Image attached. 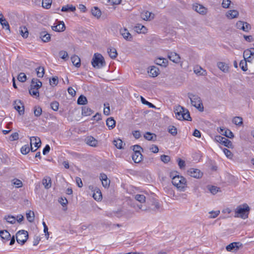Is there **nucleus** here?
I'll list each match as a JSON object with an SVG mask.
<instances>
[{"instance_id": "1", "label": "nucleus", "mask_w": 254, "mask_h": 254, "mask_svg": "<svg viewBox=\"0 0 254 254\" xmlns=\"http://www.w3.org/2000/svg\"><path fill=\"white\" fill-rule=\"evenodd\" d=\"M170 177L172 178L173 185L180 190L184 191L185 189L187 187L186 179L179 175L173 176V173L170 174Z\"/></svg>"}, {"instance_id": "2", "label": "nucleus", "mask_w": 254, "mask_h": 254, "mask_svg": "<svg viewBox=\"0 0 254 254\" xmlns=\"http://www.w3.org/2000/svg\"><path fill=\"white\" fill-rule=\"evenodd\" d=\"M176 117L180 120H190V116L189 111L181 106L176 107L175 111Z\"/></svg>"}, {"instance_id": "3", "label": "nucleus", "mask_w": 254, "mask_h": 254, "mask_svg": "<svg viewBox=\"0 0 254 254\" xmlns=\"http://www.w3.org/2000/svg\"><path fill=\"white\" fill-rule=\"evenodd\" d=\"M250 208L247 204L237 206L235 211V217L246 219L248 217Z\"/></svg>"}, {"instance_id": "4", "label": "nucleus", "mask_w": 254, "mask_h": 254, "mask_svg": "<svg viewBox=\"0 0 254 254\" xmlns=\"http://www.w3.org/2000/svg\"><path fill=\"white\" fill-rule=\"evenodd\" d=\"M188 96L190 98L191 105L200 111H203V107L200 98L195 94L188 93Z\"/></svg>"}, {"instance_id": "5", "label": "nucleus", "mask_w": 254, "mask_h": 254, "mask_svg": "<svg viewBox=\"0 0 254 254\" xmlns=\"http://www.w3.org/2000/svg\"><path fill=\"white\" fill-rule=\"evenodd\" d=\"M16 241L18 244L23 245L28 238V233L25 230H20L16 234Z\"/></svg>"}, {"instance_id": "6", "label": "nucleus", "mask_w": 254, "mask_h": 254, "mask_svg": "<svg viewBox=\"0 0 254 254\" xmlns=\"http://www.w3.org/2000/svg\"><path fill=\"white\" fill-rule=\"evenodd\" d=\"M216 140L220 143L224 145L228 148H232L233 144L232 142L226 137L221 136H217L215 138Z\"/></svg>"}, {"instance_id": "7", "label": "nucleus", "mask_w": 254, "mask_h": 254, "mask_svg": "<svg viewBox=\"0 0 254 254\" xmlns=\"http://www.w3.org/2000/svg\"><path fill=\"white\" fill-rule=\"evenodd\" d=\"M188 174L191 177L199 179L202 177L203 173L199 169L190 168L188 171Z\"/></svg>"}, {"instance_id": "8", "label": "nucleus", "mask_w": 254, "mask_h": 254, "mask_svg": "<svg viewBox=\"0 0 254 254\" xmlns=\"http://www.w3.org/2000/svg\"><path fill=\"white\" fill-rule=\"evenodd\" d=\"M91 64H105L104 58L101 54L98 53H95Z\"/></svg>"}, {"instance_id": "9", "label": "nucleus", "mask_w": 254, "mask_h": 254, "mask_svg": "<svg viewBox=\"0 0 254 254\" xmlns=\"http://www.w3.org/2000/svg\"><path fill=\"white\" fill-rule=\"evenodd\" d=\"M236 27L238 29L242 30L245 32H248L251 29V26L250 24L242 21H239L237 22Z\"/></svg>"}, {"instance_id": "10", "label": "nucleus", "mask_w": 254, "mask_h": 254, "mask_svg": "<svg viewBox=\"0 0 254 254\" xmlns=\"http://www.w3.org/2000/svg\"><path fill=\"white\" fill-rule=\"evenodd\" d=\"M193 9L199 14L204 15L207 13V9L202 5L195 3L192 5Z\"/></svg>"}, {"instance_id": "11", "label": "nucleus", "mask_w": 254, "mask_h": 254, "mask_svg": "<svg viewBox=\"0 0 254 254\" xmlns=\"http://www.w3.org/2000/svg\"><path fill=\"white\" fill-rule=\"evenodd\" d=\"M242 245L239 242H233L227 246L226 249L228 252H236Z\"/></svg>"}, {"instance_id": "12", "label": "nucleus", "mask_w": 254, "mask_h": 254, "mask_svg": "<svg viewBox=\"0 0 254 254\" xmlns=\"http://www.w3.org/2000/svg\"><path fill=\"white\" fill-rule=\"evenodd\" d=\"M140 16L141 18L146 21H150L154 18L155 15L154 13L147 10L142 11Z\"/></svg>"}, {"instance_id": "13", "label": "nucleus", "mask_w": 254, "mask_h": 254, "mask_svg": "<svg viewBox=\"0 0 254 254\" xmlns=\"http://www.w3.org/2000/svg\"><path fill=\"white\" fill-rule=\"evenodd\" d=\"M168 58L172 62L175 64H179L181 62L180 56L176 53L171 52L168 53Z\"/></svg>"}, {"instance_id": "14", "label": "nucleus", "mask_w": 254, "mask_h": 254, "mask_svg": "<svg viewBox=\"0 0 254 254\" xmlns=\"http://www.w3.org/2000/svg\"><path fill=\"white\" fill-rule=\"evenodd\" d=\"M14 108L16 110L19 114L21 115L24 113V107L23 103L20 101H16L14 104Z\"/></svg>"}, {"instance_id": "15", "label": "nucleus", "mask_w": 254, "mask_h": 254, "mask_svg": "<svg viewBox=\"0 0 254 254\" xmlns=\"http://www.w3.org/2000/svg\"><path fill=\"white\" fill-rule=\"evenodd\" d=\"M52 29L56 32L64 31L65 29V26L63 21H59L57 25L52 26Z\"/></svg>"}, {"instance_id": "16", "label": "nucleus", "mask_w": 254, "mask_h": 254, "mask_svg": "<svg viewBox=\"0 0 254 254\" xmlns=\"http://www.w3.org/2000/svg\"><path fill=\"white\" fill-rule=\"evenodd\" d=\"M148 69V72L152 77H156L159 73V68L154 65L151 66Z\"/></svg>"}, {"instance_id": "17", "label": "nucleus", "mask_w": 254, "mask_h": 254, "mask_svg": "<svg viewBox=\"0 0 254 254\" xmlns=\"http://www.w3.org/2000/svg\"><path fill=\"white\" fill-rule=\"evenodd\" d=\"M40 38L43 42H48L51 40V35L46 31H42L40 33Z\"/></svg>"}, {"instance_id": "18", "label": "nucleus", "mask_w": 254, "mask_h": 254, "mask_svg": "<svg viewBox=\"0 0 254 254\" xmlns=\"http://www.w3.org/2000/svg\"><path fill=\"white\" fill-rule=\"evenodd\" d=\"M120 34L127 41H130L132 39V36L126 28L121 29L120 30Z\"/></svg>"}, {"instance_id": "19", "label": "nucleus", "mask_w": 254, "mask_h": 254, "mask_svg": "<svg viewBox=\"0 0 254 254\" xmlns=\"http://www.w3.org/2000/svg\"><path fill=\"white\" fill-rule=\"evenodd\" d=\"M30 144L32 145V144L35 145V148H38L41 144V140L38 137L32 136L30 137Z\"/></svg>"}, {"instance_id": "20", "label": "nucleus", "mask_w": 254, "mask_h": 254, "mask_svg": "<svg viewBox=\"0 0 254 254\" xmlns=\"http://www.w3.org/2000/svg\"><path fill=\"white\" fill-rule=\"evenodd\" d=\"M142 155L141 152L136 151V152H133L132 155V159L136 163L140 162L142 159Z\"/></svg>"}, {"instance_id": "21", "label": "nucleus", "mask_w": 254, "mask_h": 254, "mask_svg": "<svg viewBox=\"0 0 254 254\" xmlns=\"http://www.w3.org/2000/svg\"><path fill=\"white\" fill-rule=\"evenodd\" d=\"M193 71L198 75H204L206 74V70L198 65L194 67Z\"/></svg>"}, {"instance_id": "22", "label": "nucleus", "mask_w": 254, "mask_h": 254, "mask_svg": "<svg viewBox=\"0 0 254 254\" xmlns=\"http://www.w3.org/2000/svg\"><path fill=\"white\" fill-rule=\"evenodd\" d=\"M85 140L88 145L93 147L96 146L98 142L97 140L91 136H87Z\"/></svg>"}, {"instance_id": "23", "label": "nucleus", "mask_w": 254, "mask_h": 254, "mask_svg": "<svg viewBox=\"0 0 254 254\" xmlns=\"http://www.w3.org/2000/svg\"><path fill=\"white\" fill-rule=\"evenodd\" d=\"M42 184L46 189H49L51 187L52 181L50 177H46L42 180Z\"/></svg>"}, {"instance_id": "24", "label": "nucleus", "mask_w": 254, "mask_h": 254, "mask_svg": "<svg viewBox=\"0 0 254 254\" xmlns=\"http://www.w3.org/2000/svg\"><path fill=\"white\" fill-rule=\"evenodd\" d=\"M239 14V12L236 10H230L227 12L226 16L229 19H233L237 17Z\"/></svg>"}, {"instance_id": "25", "label": "nucleus", "mask_w": 254, "mask_h": 254, "mask_svg": "<svg viewBox=\"0 0 254 254\" xmlns=\"http://www.w3.org/2000/svg\"><path fill=\"white\" fill-rule=\"evenodd\" d=\"M0 236L4 241H8L10 238V234L7 230L0 231Z\"/></svg>"}, {"instance_id": "26", "label": "nucleus", "mask_w": 254, "mask_h": 254, "mask_svg": "<svg viewBox=\"0 0 254 254\" xmlns=\"http://www.w3.org/2000/svg\"><path fill=\"white\" fill-rule=\"evenodd\" d=\"M144 137L148 140L154 141L156 140L157 136L154 133L147 132L144 134Z\"/></svg>"}, {"instance_id": "27", "label": "nucleus", "mask_w": 254, "mask_h": 254, "mask_svg": "<svg viewBox=\"0 0 254 254\" xmlns=\"http://www.w3.org/2000/svg\"><path fill=\"white\" fill-rule=\"evenodd\" d=\"M106 125L109 127V129H113L115 127L116 121L113 118H109L106 120Z\"/></svg>"}, {"instance_id": "28", "label": "nucleus", "mask_w": 254, "mask_h": 254, "mask_svg": "<svg viewBox=\"0 0 254 254\" xmlns=\"http://www.w3.org/2000/svg\"><path fill=\"white\" fill-rule=\"evenodd\" d=\"M251 53L250 52L249 49L246 50L244 52L243 57L246 61V63L252 62Z\"/></svg>"}, {"instance_id": "29", "label": "nucleus", "mask_w": 254, "mask_h": 254, "mask_svg": "<svg viewBox=\"0 0 254 254\" xmlns=\"http://www.w3.org/2000/svg\"><path fill=\"white\" fill-rule=\"evenodd\" d=\"M93 197L96 200L99 201L101 199L102 195L100 190L99 189H96L93 194Z\"/></svg>"}, {"instance_id": "30", "label": "nucleus", "mask_w": 254, "mask_h": 254, "mask_svg": "<svg viewBox=\"0 0 254 254\" xmlns=\"http://www.w3.org/2000/svg\"><path fill=\"white\" fill-rule=\"evenodd\" d=\"M93 111L88 107L84 106L82 108V115L83 116H90Z\"/></svg>"}, {"instance_id": "31", "label": "nucleus", "mask_w": 254, "mask_h": 254, "mask_svg": "<svg viewBox=\"0 0 254 254\" xmlns=\"http://www.w3.org/2000/svg\"><path fill=\"white\" fill-rule=\"evenodd\" d=\"M42 82L37 79L33 78L31 81V87L33 88H37L39 89L42 86Z\"/></svg>"}, {"instance_id": "32", "label": "nucleus", "mask_w": 254, "mask_h": 254, "mask_svg": "<svg viewBox=\"0 0 254 254\" xmlns=\"http://www.w3.org/2000/svg\"><path fill=\"white\" fill-rule=\"evenodd\" d=\"M107 52L112 59H115L118 55L117 50L114 48H109Z\"/></svg>"}, {"instance_id": "33", "label": "nucleus", "mask_w": 254, "mask_h": 254, "mask_svg": "<svg viewBox=\"0 0 254 254\" xmlns=\"http://www.w3.org/2000/svg\"><path fill=\"white\" fill-rule=\"evenodd\" d=\"M76 8L75 7L72 5L67 4L62 7L61 10L64 12H67L68 11H74Z\"/></svg>"}, {"instance_id": "34", "label": "nucleus", "mask_w": 254, "mask_h": 254, "mask_svg": "<svg viewBox=\"0 0 254 254\" xmlns=\"http://www.w3.org/2000/svg\"><path fill=\"white\" fill-rule=\"evenodd\" d=\"M4 219L6 220L7 223L13 224L16 222V218L12 215L5 216Z\"/></svg>"}, {"instance_id": "35", "label": "nucleus", "mask_w": 254, "mask_h": 254, "mask_svg": "<svg viewBox=\"0 0 254 254\" xmlns=\"http://www.w3.org/2000/svg\"><path fill=\"white\" fill-rule=\"evenodd\" d=\"M27 220L30 222H33L34 220V212L31 210L29 211L26 214Z\"/></svg>"}, {"instance_id": "36", "label": "nucleus", "mask_w": 254, "mask_h": 254, "mask_svg": "<svg viewBox=\"0 0 254 254\" xmlns=\"http://www.w3.org/2000/svg\"><path fill=\"white\" fill-rule=\"evenodd\" d=\"M29 94L32 96H35L37 97H39V93L37 88H33L30 86V88L29 90Z\"/></svg>"}, {"instance_id": "37", "label": "nucleus", "mask_w": 254, "mask_h": 254, "mask_svg": "<svg viewBox=\"0 0 254 254\" xmlns=\"http://www.w3.org/2000/svg\"><path fill=\"white\" fill-rule=\"evenodd\" d=\"M87 103V100L85 96L81 95L77 99V104L79 105H85Z\"/></svg>"}, {"instance_id": "38", "label": "nucleus", "mask_w": 254, "mask_h": 254, "mask_svg": "<svg viewBox=\"0 0 254 254\" xmlns=\"http://www.w3.org/2000/svg\"><path fill=\"white\" fill-rule=\"evenodd\" d=\"M20 34L24 38H26L28 36V31L25 27H20Z\"/></svg>"}, {"instance_id": "39", "label": "nucleus", "mask_w": 254, "mask_h": 254, "mask_svg": "<svg viewBox=\"0 0 254 254\" xmlns=\"http://www.w3.org/2000/svg\"><path fill=\"white\" fill-rule=\"evenodd\" d=\"M123 141L118 138L113 141L114 145L118 149H122L123 148Z\"/></svg>"}, {"instance_id": "40", "label": "nucleus", "mask_w": 254, "mask_h": 254, "mask_svg": "<svg viewBox=\"0 0 254 254\" xmlns=\"http://www.w3.org/2000/svg\"><path fill=\"white\" fill-rule=\"evenodd\" d=\"M233 123L237 126H241L243 124V119L240 117H235L233 118Z\"/></svg>"}, {"instance_id": "41", "label": "nucleus", "mask_w": 254, "mask_h": 254, "mask_svg": "<svg viewBox=\"0 0 254 254\" xmlns=\"http://www.w3.org/2000/svg\"><path fill=\"white\" fill-rule=\"evenodd\" d=\"M91 12L94 16L98 18L100 17L101 14L100 10L97 7H94V8L91 10Z\"/></svg>"}, {"instance_id": "42", "label": "nucleus", "mask_w": 254, "mask_h": 254, "mask_svg": "<svg viewBox=\"0 0 254 254\" xmlns=\"http://www.w3.org/2000/svg\"><path fill=\"white\" fill-rule=\"evenodd\" d=\"M168 63V59L162 57L157 58L154 61V64H167Z\"/></svg>"}, {"instance_id": "43", "label": "nucleus", "mask_w": 254, "mask_h": 254, "mask_svg": "<svg viewBox=\"0 0 254 254\" xmlns=\"http://www.w3.org/2000/svg\"><path fill=\"white\" fill-rule=\"evenodd\" d=\"M37 75L38 77H43L44 74V68L43 67L39 66L36 68Z\"/></svg>"}, {"instance_id": "44", "label": "nucleus", "mask_w": 254, "mask_h": 254, "mask_svg": "<svg viewBox=\"0 0 254 254\" xmlns=\"http://www.w3.org/2000/svg\"><path fill=\"white\" fill-rule=\"evenodd\" d=\"M52 2V0H43L42 6L46 9H49L51 7Z\"/></svg>"}, {"instance_id": "45", "label": "nucleus", "mask_w": 254, "mask_h": 254, "mask_svg": "<svg viewBox=\"0 0 254 254\" xmlns=\"http://www.w3.org/2000/svg\"><path fill=\"white\" fill-rule=\"evenodd\" d=\"M42 112V110L40 107L35 106L34 107V115L36 117H39L41 115Z\"/></svg>"}, {"instance_id": "46", "label": "nucleus", "mask_w": 254, "mask_h": 254, "mask_svg": "<svg viewBox=\"0 0 254 254\" xmlns=\"http://www.w3.org/2000/svg\"><path fill=\"white\" fill-rule=\"evenodd\" d=\"M168 131L173 136H175L177 134V130L176 127L173 126H170L168 127Z\"/></svg>"}, {"instance_id": "47", "label": "nucleus", "mask_w": 254, "mask_h": 254, "mask_svg": "<svg viewBox=\"0 0 254 254\" xmlns=\"http://www.w3.org/2000/svg\"><path fill=\"white\" fill-rule=\"evenodd\" d=\"M135 198L140 203H143L145 201V196L143 194H137L135 196Z\"/></svg>"}, {"instance_id": "48", "label": "nucleus", "mask_w": 254, "mask_h": 254, "mask_svg": "<svg viewBox=\"0 0 254 254\" xmlns=\"http://www.w3.org/2000/svg\"><path fill=\"white\" fill-rule=\"evenodd\" d=\"M217 66L224 72H227L229 71L228 64H217Z\"/></svg>"}, {"instance_id": "49", "label": "nucleus", "mask_w": 254, "mask_h": 254, "mask_svg": "<svg viewBox=\"0 0 254 254\" xmlns=\"http://www.w3.org/2000/svg\"><path fill=\"white\" fill-rule=\"evenodd\" d=\"M70 60L72 64H81L80 59L76 55L72 56Z\"/></svg>"}, {"instance_id": "50", "label": "nucleus", "mask_w": 254, "mask_h": 254, "mask_svg": "<svg viewBox=\"0 0 254 254\" xmlns=\"http://www.w3.org/2000/svg\"><path fill=\"white\" fill-rule=\"evenodd\" d=\"M12 184L17 188H21L22 186V183L19 179H13L12 180Z\"/></svg>"}, {"instance_id": "51", "label": "nucleus", "mask_w": 254, "mask_h": 254, "mask_svg": "<svg viewBox=\"0 0 254 254\" xmlns=\"http://www.w3.org/2000/svg\"><path fill=\"white\" fill-rule=\"evenodd\" d=\"M141 101L142 104L144 105H148L149 108H156L155 106H154L153 104L151 103H150L146 101L143 97H141Z\"/></svg>"}, {"instance_id": "52", "label": "nucleus", "mask_w": 254, "mask_h": 254, "mask_svg": "<svg viewBox=\"0 0 254 254\" xmlns=\"http://www.w3.org/2000/svg\"><path fill=\"white\" fill-rule=\"evenodd\" d=\"M17 79L19 81L24 82L26 80L27 78L24 73L21 72L18 74Z\"/></svg>"}, {"instance_id": "53", "label": "nucleus", "mask_w": 254, "mask_h": 254, "mask_svg": "<svg viewBox=\"0 0 254 254\" xmlns=\"http://www.w3.org/2000/svg\"><path fill=\"white\" fill-rule=\"evenodd\" d=\"M58 78L57 76L53 77L50 80V84L52 86H56L58 84Z\"/></svg>"}, {"instance_id": "54", "label": "nucleus", "mask_w": 254, "mask_h": 254, "mask_svg": "<svg viewBox=\"0 0 254 254\" xmlns=\"http://www.w3.org/2000/svg\"><path fill=\"white\" fill-rule=\"evenodd\" d=\"M30 149L28 145H25L21 148V152L23 154H27L30 151Z\"/></svg>"}, {"instance_id": "55", "label": "nucleus", "mask_w": 254, "mask_h": 254, "mask_svg": "<svg viewBox=\"0 0 254 254\" xmlns=\"http://www.w3.org/2000/svg\"><path fill=\"white\" fill-rule=\"evenodd\" d=\"M59 103L57 101H54L51 103V108L55 111H57L59 109Z\"/></svg>"}, {"instance_id": "56", "label": "nucleus", "mask_w": 254, "mask_h": 254, "mask_svg": "<svg viewBox=\"0 0 254 254\" xmlns=\"http://www.w3.org/2000/svg\"><path fill=\"white\" fill-rule=\"evenodd\" d=\"M228 138H232L234 137V134L233 132L229 129H227L225 130L224 133L223 134Z\"/></svg>"}, {"instance_id": "57", "label": "nucleus", "mask_w": 254, "mask_h": 254, "mask_svg": "<svg viewBox=\"0 0 254 254\" xmlns=\"http://www.w3.org/2000/svg\"><path fill=\"white\" fill-rule=\"evenodd\" d=\"M231 1L230 0H223L222 3V6L224 8H228L229 7Z\"/></svg>"}, {"instance_id": "58", "label": "nucleus", "mask_w": 254, "mask_h": 254, "mask_svg": "<svg viewBox=\"0 0 254 254\" xmlns=\"http://www.w3.org/2000/svg\"><path fill=\"white\" fill-rule=\"evenodd\" d=\"M161 160L164 163H167L170 161V156L166 155H162L160 157Z\"/></svg>"}, {"instance_id": "59", "label": "nucleus", "mask_w": 254, "mask_h": 254, "mask_svg": "<svg viewBox=\"0 0 254 254\" xmlns=\"http://www.w3.org/2000/svg\"><path fill=\"white\" fill-rule=\"evenodd\" d=\"M2 25V28L5 29L6 30H10V27L8 22L5 19L4 21H1V23H0Z\"/></svg>"}, {"instance_id": "60", "label": "nucleus", "mask_w": 254, "mask_h": 254, "mask_svg": "<svg viewBox=\"0 0 254 254\" xmlns=\"http://www.w3.org/2000/svg\"><path fill=\"white\" fill-rule=\"evenodd\" d=\"M18 133L17 132H14L10 135L9 139L11 141L16 140L18 139Z\"/></svg>"}, {"instance_id": "61", "label": "nucleus", "mask_w": 254, "mask_h": 254, "mask_svg": "<svg viewBox=\"0 0 254 254\" xmlns=\"http://www.w3.org/2000/svg\"><path fill=\"white\" fill-rule=\"evenodd\" d=\"M210 214V216L209 218H216L220 213V211H211L209 212Z\"/></svg>"}, {"instance_id": "62", "label": "nucleus", "mask_w": 254, "mask_h": 254, "mask_svg": "<svg viewBox=\"0 0 254 254\" xmlns=\"http://www.w3.org/2000/svg\"><path fill=\"white\" fill-rule=\"evenodd\" d=\"M178 165L180 169H184L185 167L186 164L185 161L182 160L181 159H178Z\"/></svg>"}, {"instance_id": "63", "label": "nucleus", "mask_w": 254, "mask_h": 254, "mask_svg": "<svg viewBox=\"0 0 254 254\" xmlns=\"http://www.w3.org/2000/svg\"><path fill=\"white\" fill-rule=\"evenodd\" d=\"M219 189L215 186H211L209 188V190L212 194H214L218 191Z\"/></svg>"}, {"instance_id": "64", "label": "nucleus", "mask_w": 254, "mask_h": 254, "mask_svg": "<svg viewBox=\"0 0 254 254\" xmlns=\"http://www.w3.org/2000/svg\"><path fill=\"white\" fill-rule=\"evenodd\" d=\"M60 57L63 59H65L68 57L67 53L64 51H60L59 53Z\"/></svg>"}]
</instances>
